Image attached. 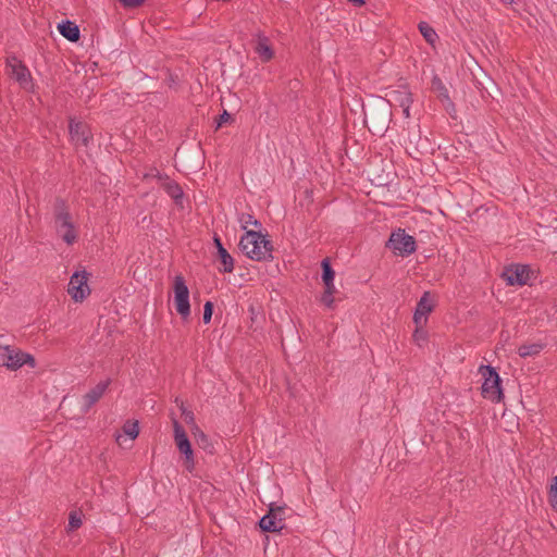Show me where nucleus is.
<instances>
[{
	"mask_svg": "<svg viewBox=\"0 0 557 557\" xmlns=\"http://www.w3.org/2000/svg\"><path fill=\"white\" fill-rule=\"evenodd\" d=\"M70 209L65 199L57 197L53 202L54 219L70 215Z\"/></svg>",
	"mask_w": 557,
	"mask_h": 557,
	"instance_id": "obj_22",
	"label": "nucleus"
},
{
	"mask_svg": "<svg viewBox=\"0 0 557 557\" xmlns=\"http://www.w3.org/2000/svg\"><path fill=\"white\" fill-rule=\"evenodd\" d=\"M54 224L57 233L67 245H72L76 242L77 233L75 231L71 214L67 216H60L54 219Z\"/></svg>",
	"mask_w": 557,
	"mask_h": 557,
	"instance_id": "obj_11",
	"label": "nucleus"
},
{
	"mask_svg": "<svg viewBox=\"0 0 557 557\" xmlns=\"http://www.w3.org/2000/svg\"><path fill=\"white\" fill-rule=\"evenodd\" d=\"M321 302L330 308V309H333L334 308V305H335V298H334V295H331V294H326V293H323L322 296H321Z\"/></svg>",
	"mask_w": 557,
	"mask_h": 557,
	"instance_id": "obj_32",
	"label": "nucleus"
},
{
	"mask_svg": "<svg viewBox=\"0 0 557 557\" xmlns=\"http://www.w3.org/2000/svg\"><path fill=\"white\" fill-rule=\"evenodd\" d=\"M544 348L543 344L532 343V344H523L518 348V355L522 358L533 357L539 355Z\"/></svg>",
	"mask_w": 557,
	"mask_h": 557,
	"instance_id": "obj_19",
	"label": "nucleus"
},
{
	"mask_svg": "<svg viewBox=\"0 0 557 557\" xmlns=\"http://www.w3.org/2000/svg\"><path fill=\"white\" fill-rule=\"evenodd\" d=\"M174 305L182 319H187L190 314L189 290L182 275L174 278Z\"/></svg>",
	"mask_w": 557,
	"mask_h": 557,
	"instance_id": "obj_5",
	"label": "nucleus"
},
{
	"mask_svg": "<svg viewBox=\"0 0 557 557\" xmlns=\"http://www.w3.org/2000/svg\"><path fill=\"white\" fill-rule=\"evenodd\" d=\"M389 103L403 109V114L406 119L410 117V107L413 102L412 94L407 86H399L397 89L392 90L389 94Z\"/></svg>",
	"mask_w": 557,
	"mask_h": 557,
	"instance_id": "obj_9",
	"label": "nucleus"
},
{
	"mask_svg": "<svg viewBox=\"0 0 557 557\" xmlns=\"http://www.w3.org/2000/svg\"><path fill=\"white\" fill-rule=\"evenodd\" d=\"M424 324H416V330L413 333V339L418 345H421L422 342L426 341L428 333L423 329Z\"/></svg>",
	"mask_w": 557,
	"mask_h": 557,
	"instance_id": "obj_28",
	"label": "nucleus"
},
{
	"mask_svg": "<svg viewBox=\"0 0 557 557\" xmlns=\"http://www.w3.org/2000/svg\"><path fill=\"white\" fill-rule=\"evenodd\" d=\"M285 507L270 504L269 511L260 521L259 527L264 532H280L284 528Z\"/></svg>",
	"mask_w": 557,
	"mask_h": 557,
	"instance_id": "obj_7",
	"label": "nucleus"
},
{
	"mask_svg": "<svg viewBox=\"0 0 557 557\" xmlns=\"http://www.w3.org/2000/svg\"><path fill=\"white\" fill-rule=\"evenodd\" d=\"M386 247L396 256L407 257L416 251V239L399 228L391 234Z\"/></svg>",
	"mask_w": 557,
	"mask_h": 557,
	"instance_id": "obj_4",
	"label": "nucleus"
},
{
	"mask_svg": "<svg viewBox=\"0 0 557 557\" xmlns=\"http://www.w3.org/2000/svg\"><path fill=\"white\" fill-rule=\"evenodd\" d=\"M181 409H182V416H184L185 421L187 423H193L195 426L196 424H195L194 413L190 410H187L186 408H184L183 406Z\"/></svg>",
	"mask_w": 557,
	"mask_h": 557,
	"instance_id": "obj_34",
	"label": "nucleus"
},
{
	"mask_svg": "<svg viewBox=\"0 0 557 557\" xmlns=\"http://www.w3.org/2000/svg\"><path fill=\"white\" fill-rule=\"evenodd\" d=\"M323 284H324V287H325L323 293L331 294V295L335 294L336 288H335V285H334V281L323 282Z\"/></svg>",
	"mask_w": 557,
	"mask_h": 557,
	"instance_id": "obj_35",
	"label": "nucleus"
},
{
	"mask_svg": "<svg viewBox=\"0 0 557 557\" xmlns=\"http://www.w3.org/2000/svg\"><path fill=\"white\" fill-rule=\"evenodd\" d=\"M213 313V304L211 301H207L203 306V323L208 324L211 321Z\"/></svg>",
	"mask_w": 557,
	"mask_h": 557,
	"instance_id": "obj_30",
	"label": "nucleus"
},
{
	"mask_svg": "<svg viewBox=\"0 0 557 557\" xmlns=\"http://www.w3.org/2000/svg\"><path fill=\"white\" fill-rule=\"evenodd\" d=\"M213 243H214V246H215L218 251L220 250V248H224V246H223V244H222V242H221V239H220V237L218 235H214Z\"/></svg>",
	"mask_w": 557,
	"mask_h": 557,
	"instance_id": "obj_37",
	"label": "nucleus"
},
{
	"mask_svg": "<svg viewBox=\"0 0 557 557\" xmlns=\"http://www.w3.org/2000/svg\"><path fill=\"white\" fill-rule=\"evenodd\" d=\"M504 4H511L513 0H500Z\"/></svg>",
	"mask_w": 557,
	"mask_h": 557,
	"instance_id": "obj_38",
	"label": "nucleus"
},
{
	"mask_svg": "<svg viewBox=\"0 0 557 557\" xmlns=\"http://www.w3.org/2000/svg\"><path fill=\"white\" fill-rule=\"evenodd\" d=\"M550 505L557 511V475L554 478V483L550 487Z\"/></svg>",
	"mask_w": 557,
	"mask_h": 557,
	"instance_id": "obj_31",
	"label": "nucleus"
},
{
	"mask_svg": "<svg viewBox=\"0 0 557 557\" xmlns=\"http://www.w3.org/2000/svg\"><path fill=\"white\" fill-rule=\"evenodd\" d=\"M480 371L484 377L482 396L493 403H499L504 398L502 380L492 366H482Z\"/></svg>",
	"mask_w": 557,
	"mask_h": 557,
	"instance_id": "obj_2",
	"label": "nucleus"
},
{
	"mask_svg": "<svg viewBox=\"0 0 557 557\" xmlns=\"http://www.w3.org/2000/svg\"><path fill=\"white\" fill-rule=\"evenodd\" d=\"M124 8H138L145 0H119Z\"/></svg>",
	"mask_w": 557,
	"mask_h": 557,
	"instance_id": "obj_33",
	"label": "nucleus"
},
{
	"mask_svg": "<svg viewBox=\"0 0 557 557\" xmlns=\"http://www.w3.org/2000/svg\"><path fill=\"white\" fill-rule=\"evenodd\" d=\"M8 66L11 67L13 77L20 85L28 89L32 86V75L27 66L17 58L12 57L8 59Z\"/></svg>",
	"mask_w": 557,
	"mask_h": 557,
	"instance_id": "obj_12",
	"label": "nucleus"
},
{
	"mask_svg": "<svg viewBox=\"0 0 557 557\" xmlns=\"http://www.w3.org/2000/svg\"><path fill=\"white\" fill-rule=\"evenodd\" d=\"M255 52L262 62H269L274 57V51L271 48L270 40L267 36L262 34L258 35Z\"/></svg>",
	"mask_w": 557,
	"mask_h": 557,
	"instance_id": "obj_16",
	"label": "nucleus"
},
{
	"mask_svg": "<svg viewBox=\"0 0 557 557\" xmlns=\"http://www.w3.org/2000/svg\"><path fill=\"white\" fill-rule=\"evenodd\" d=\"M238 247L251 260L269 261L273 259L272 242L268 238V235L260 231H246L239 240Z\"/></svg>",
	"mask_w": 557,
	"mask_h": 557,
	"instance_id": "obj_1",
	"label": "nucleus"
},
{
	"mask_svg": "<svg viewBox=\"0 0 557 557\" xmlns=\"http://www.w3.org/2000/svg\"><path fill=\"white\" fill-rule=\"evenodd\" d=\"M24 364H29L32 368L36 366L35 358L29 355L22 352L10 346H0V366L5 367L10 370H16Z\"/></svg>",
	"mask_w": 557,
	"mask_h": 557,
	"instance_id": "obj_3",
	"label": "nucleus"
},
{
	"mask_svg": "<svg viewBox=\"0 0 557 557\" xmlns=\"http://www.w3.org/2000/svg\"><path fill=\"white\" fill-rule=\"evenodd\" d=\"M322 268V282H331L335 278V272L331 265V261L329 258H325L321 262Z\"/></svg>",
	"mask_w": 557,
	"mask_h": 557,
	"instance_id": "obj_24",
	"label": "nucleus"
},
{
	"mask_svg": "<svg viewBox=\"0 0 557 557\" xmlns=\"http://www.w3.org/2000/svg\"><path fill=\"white\" fill-rule=\"evenodd\" d=\"M218 258L222 264V267L219 268L221 273H232L234 271V259L225 248H220Z\"/></svg>",
	"mask_w": 557,
	"mask_h": 557,
	"instance_id": "obj_18",
	"label": "nucleus"
},
{
	"mask_svg": "<svg viewBox=\"0 0 557 557\" xmlns=\"http://www.w3.org/2000/svg\"><path fill=\"white\" fill-rule=\"evenodd\" d=\"M82 513L78 511H71L69 516V530H76L82 525Z\"/></svg>",
	"mask_w": 557,
	"mask_h": 557,
	"instance_id": "obj_26",
	"label": "nucleus"
},
{
	"mask_svg": "<svg viewBox=\"0 0 557 557\" xmlns=\"http://www.w3.org/2000/svg\"><path fill=\"white\" fill-rule=\"evenodd\" d=\"M87 281L88 273L85 270L77 271L71 276L67 293L75 301H83L90 294Z\"/></svg>",
	"mask_w": 557,
	"mask_h": 557,
	"instance_id": "obj_8",
	"label": "nucleus"
},
{
	"mask_svg": "<svg viewBox=\"0 0 557 557\" xmlns=\"http://www.w3.org/2000/svg\"><path fill=\"white\" fill-rule=\"evenodd\" d=\"M430 292H424L422 297L417 304L416 311L413 314V322L416 324H425L428 321V314L432 312L434 305L430 298Z\"/></svg>",
	"mask_w": 557,
	"mask_h": 557,
	"instance_id": "obj_15",
	"label": "nucleus"
},
{
	"mask_svg": "<svg viewBox=\"0 0 557 557\" xmlns=\"http://www.w3.org/2000/svg\"><path fill=\"white\" fill-rule=\"evenodd\" d=\"M123 431L131 437V440H135L139 433L138 423L127 421L123 426Z\"/></svg>",
	"mask_w": 557,
	"mask_h": 557,
	"instance_id": "obj_27",
	"label": "nucleus"
},
{
	"mask_svg": "<svg viewBox=\"0 0 557 557\" xmlns=\"http://www.w3.org/2000/svg\"><path fill=\"white\" fill-rule=\"evenodd\" d=\"M69 133L72 141L81 144L84 147H87L91 139L89 127L85 123L75 121L74 119H70Z\"/></svg>",
	"mask_w": 557,
	"mask_h": 557,
	"instance_id": "obj_13",
	"label": "nucleus"
},
{
	"mask_svg": "<svg viewBox=\"0 0 557 557\" xmlns=\"http://www.w3.org/2000/svg\"><path fill=\"white\" fill-rule=\"evenodd\" d=\"M60 34L71 42L79 40L81 32L78 26L71 21H63L58 25Z\"/></svg>",
	"mask_w": 557,
	"mask_h": 557,
	"instance_id": "obj_17",
	"label": "nucleus"
},
{
	"mask_svg": "<svg viewBox=\"0 0 557 557\" xmlns=\"http://www.w3.org/2000/svg\"><path fill=\"white\" fill-rule=\"evenodd\" d=\"M163 188L166 191V194L173 198L176 202L183 198V189L182 187L174 181L168 180L163 184Z\"/></svg>",
	"mask_w": 557,
	"mask_h": 557,
	"instance_id": "obj_20",
	"label": "nucleus"
},
{
	"mask_svg": "<svg viewBox=\"0 0 557 557\" xmlns=\"http://www.w3.org/2000/svg\"><path fill=\"white\" fill-rule=\"evenodd\" d=\"M239 222L244 230H247L248 225H253L258 228L261 227V222L253 218V215L249 213H243L239 218Z\"/></svg>",
	"mask_w": 557,
	"mask_h": 557,
	"instance_id": "obj_25",
	"label": "nucleus"
},
{
	"mask_svg": "<svg viewBox=\"0 0 557 557\" xmlns=\"http://www.w3.org/2000/svg\"><path fill=\"white\" fill-rule=\"evenodd\" d=\"M228 120H231V114L224 111L218 119V127L222 126V124L226 123Z\"/></svg>",
	"mask_w": 557,
	"mask_h": 557,
	"instance_id": "obj_36",
	"label": "nucleus"
},
{
	"mask_svg": "<svg viewBox=\"0 0 557 557\" xmlns=\"http://www.w3.org/2000/svg\"><path fill=\"white\" fill-rule=\"evenodd\" d=\"M418 28H419L421 35L424 37L425 41L431 45H434V42L438 38L434 28L426 22H420L418 25Z\"/></svg>",
	"mask_w": 557,
	"mask_h": 557,
	"instance_id": "obj_21",
	"label": "nucleus"
},
{
	"mask_svg": "<svg viewBox=\"0 0 557 557\" xmlns=\"http://www.w3.org/2000/svg\"><path fill=\"white\" fill-rule=\"evenodd\" d=\"M174 441L178 450L185 457V468L191 471L195 467L194 451L188 436L177 420H173Z\"/></svg>",
	"mask_w": 557,
	"mask_h": 557,
	"instance_id": "obj_6",
	"label": "nucleus"
},
{
	"mask_svg": "<svg viewBox=\"0 0 557 557\" xmlns=\"http://www.w3.org/2000/svg\"><path fill=\"white\" fill-rule=\"evenodd\" d=\"M111 383L110 379L99 382L88 393L83 396L82 412L87 413L91 407L104 395Z\"/></svg>",
	"mask_w": 557,
	"mask_h": 557,
	"instance_id": "obj_14",
	"label": "nucleus"
},
{
	"mask_svg": "<svg viewBox=\"0 0 557 557\" xmlns=\"http://www.w3.org/2000/svg\"><path fill=\"white\" fill-rule=\"evenodd\" d=\"M432 87L438 92V97L442 101L453 104L449 98L448 89L445 87L441 78L434 77L432 79Z\"/></svg>",
	"mask_w": 557,
	"mask_h": 557,
	"instance_id": "obj_23",
	"label": "nucleus"
},
{
	"mask_svg": "<svg viewBox=\"0 0 557 557\" xmlns=\"http://www.w3.org/2000/svg\"><path fill=\"white\" fill-rule=\"evenodd\" d=\"M531 275V269L529 265L524 264H513L509 268H507L504 273L503 277L507 282L508 285L515 286V285H525L528 284Z\"/></svg>",
	"mask_w": 557,
	"mask_h": 557,
	"instance_id": "obj_10",
	"label": "nucleus"
},
{
	"mask_svg": "<svg viewBox=\"0 0 557 557\" xmlns=\"http://www.w3.org/2000/svg\"><path fill=\"white\" fill-rule=\"evenodd\" d=\"M194 430V435L196 437L198 445L206 447L209 442L208 436L197 425H195Z\"/></svg>",
	"mask_w": 557,
	"mask_h": 557,
	"instance_id": "obj_29",
	"label": "nucleus"
}]
</instances>
